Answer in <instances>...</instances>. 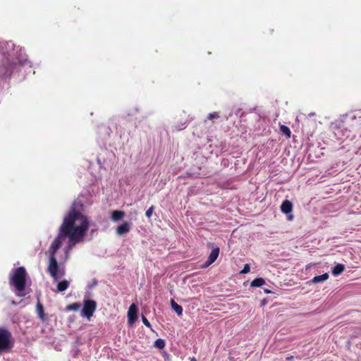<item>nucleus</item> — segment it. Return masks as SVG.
I'll return each mask as SVG.
<instances>
[{"label":"nucleus","mask_w":361,"mask_h":361,"mask_svg":"<svg viewBox=\"0 0 361 361\" xmlns=\"http://www.w3.org/2000/svg\"><path fill=\"white\" fill-rule=\"evenodd\" d=\"M130 228V224L125 221L116 228V233L119 235L126 234L129 232Z\"/></svg>","instance_id":"nucleus-7"},{"label":"nucleus","mask_w":361,"mask_h":361,"mask_svg":"<svg viewBox=\"0 0 361 361\" xmlns=\"http://www.w3.org/2000/svg\"><path fill=\"white\" fill-rule=\"evenodd\" d=\"M280 130L281 132L286 136L287 138H290L291 136V130L290 129L285 126V125H280Z\"/></svg>","instance_id":"nucleus-16"},{"label":"nucleus","mask_w":361,"mask_h":361,"mask_svg":"<svg viewBox=\"0 0 361 361\" xmlns=\"http://www.w3.org/2000/svg\"><path fill=\"white\" fill-rule=\"evenodd\" d=\"M154 207L152 205L145 212V216L147 217V218H150L153 214V212H154Z\"/></svg>","instance_id":"nucleus-20"},{"label":"nucleus","mask_w":361,"mask_h":361,"mask_svg":"<svg viewBox=\"0 0 361 361\" xmlns=\"http://www.w3.org/2000/svg\"><path fill=\"white\" fill-rule=\"evenodd\" d=\"M345 270V266L342 264H337L333 269H332V274L334 276H338L341 274L343 271Z\"/></svg>","instance_id":"nucleus-14"},{"label":"nucleus","mask_w":361,"mask_h":361,"mask_svg":"<svg viewBox=\"0 0 361 361\" xmlns=\"http://www.w3.org/2000/svg\"><path fill=\"white\" fill-rule=\"evenodd\" d=\"M80 304L78 302H74L66 306V310L68 311H78L80 307Z\"/></svg>","instance_id":"nucleus-17"},{"label":"nucleus","mask_w":361,"mask_h":361,"mask_svg":"<svg viewBox=\"0 0 361 361\" xmlns=\"http://www.w3.org/2000/svg\"><path fill=\"white\" fill-rule=\"evenodd\" d=\"M125 216V213L123 211L115 210L111 213V219L114 221H118L121 220Z\"/></svg>","instance_id":"nucleus-11"},{"label":"nucleus","mask_w":361,"mask_h":361,"mask_svg":"<svg viewBox=\"0 0 361 361\" xmlns=\"http://www.w3.org/2000/svg\"><path fill=\"white\" fill-rule=\"evenodd\" d=\"M11 333L3 328H0V353L11 348Z\"/></svg>","instance_id":"nucleus-3"},{"label":"nucleus","mask_w":361,"mask_h":361,"mask_svg":"<svg viewBox=\"0 0 361 361\" xmlns=\"http://www.w3.org/2000/svg\"><path fill=\"white\" fill-rule=\"evenodd\" d=\"M219 118V113L217 112H213V113H210L207 117V119L208 120H212L214 118Z\"/></svg>","instance_id":"nucleus-19"},{"label":"nucleus","mask_w":361,"mask_h":361,"mask_svg":"<svg viewBox=\"0 0 361 361\" xmlns=\"http://www.w3.org/2000/svg\"><path fill=\"white\" fill-rule=\"evenodd\" d=\"M11 304L13 305H18V302H16L15 300H12Z\"/></svg>","instance_id":"nucleus-23"},{"label":"nucleus","mask_w":361,"mask_h":361,"mask_svg":"<svg viewBox=\"0 0 361 361\" xmlns=\"http://www.w3.org/2000/svg\"><path fill=\"white\" fill-rule=\"evenodd\" d=\"M264 291H265V293H269L271 292V291H269V290H265Z\"/></svg>","instance_id":"nucleus-26"},{"label":"nucleus","mask_w":361,"mask_h":361,"mask_svg":"<svg viewBox=\"0 0 361 361\" xmlns=\"http://www.w3.org/2000/svg\"><path fill=\"white\" fill-rule=\"evenodd\" d=\"M190 361H197V360H196V359L193 357H192V358L190 359Z\"/></svg>","instance_id":"nucleus-25"},{"label":"nucleus","mask_w":361,"mask_h":361,"mask_svg":"<svg viewBox=\"0 0 361 361\" xmlns=\"http://www.w3.org/2000/svg\"><path fill=\"white\" fill-rule=\"evenodd\" d=\"M82 204L80 201H74L68 214L64 216L59 227L57 237L49 247V259L48 271L51 277L58 279L59 264L56 258V252L61 247L62 240L67 238L68 250H71L76 244L84 241L85 236L90 226L87 217L81 212Z\"/></svg>","instance_id":"nucleus-1"},{"label":"nucleus","mask_w":361,"mask_h":361,"mask_svg":"<svg viewBox=\"0 0 361 361\" xmlns=\"http://www.w3.org/2000/svg\"><path fill=\"white\" fill-rule=\"evenodd\" d=\"M27 273L23 267H19L15 269L9 275V284L15 288L16 295L18 297H25L26 280Z\"/></svg>","instance_id":"nucleus-2"},{"label":"nucleus","mask_w":361,"mask_h":361,"mask_svg":"<svg viewBox=\"0 0 361 361\" xmlns=\"http://www.w3.org/2000/svg\"><path fill=\"white\" fill-rule=\"evenodd\" d=\"M36 310H37L38 316L40 318V319L42 321H44L46 317H45V314H44V307L39 301H38L37 303Z\"/></svg>","instance_id":"nucleus-12"},{"label":"nucleus","mask_w":361,"mask_h":361,"mask_svg":"<svg viewBox=\"0 0 361 361\" xmlns=\"http://www.w3.org/2000/svg\"><path fill=\"white\" fill-rule=\"evenodd\" d=\"M97 307L96 302L92 300L84 301V306L82 310V315L90 319L94 312Z\"/></svg>","instance_id":"nucleus-4"},{"label":"nucleus","mask_w":361,"mask_h":361,"mask_svg":"<svg viewBox=\"0 0 361 361\" xmlns=\"http://www.w3.org/2000/svg\"><path fill=\"white\" fill-rule=\"evenodd\" d=\"M220 252V249L219 247H216L213 248L207 258V260L206 261L204 264V267H207L210 266L212 264H213L217 259L219 255Z\"/></svg>","instance_id":"nucleus-6"},{"label":"nucleus","mask_w":361,"mask_h":361,"mask_svg":"<svg viewBox=\"0 0 361 361\" xmlns=\"http://www.w3.org/2000/svg\"><path fill=\"white\" fill-rule=\"evenodd\" d=\"M281 209L283 213L288 214L291 212L293 209V204L288 200H284L281 204Z\"/></svg>","instance_id":"nucleus-9"},{"label":"nucleus","mask_w":361,"mask_h":361,"mask_svg":"<svg viewBox=\"0 0 361 361\" xmlns=\"http://www.w3.org/2000/svg\"><path fill=\"white\" fill-rule=\"evenodd\" d=\"M142 321L143 322V324L149 327V328H151V324L150 322L148 321V319L144 316V315H142Z\"/></svg>","instance_id":"nucleus-21"},{"label":"nucleus","mask_w":361,"mask_h":361,"mask_svg":"<svg viewBox=\"0 0 361 361\" xmlns=\"http://www.w3.org/2000/svg\"><path fill=\"white\" fill-rule=\"evenodd\" d=\"M137 319V307L133 303L129 307L128 311V322L130 325H133Z\"/></svg>","instance_id":"nucleus-5"},{"label":"nucleus","mask_w":361,"mask_h":361,"mask_svg":"<svg viewBox=\"0 0 361 361\" xmlns=\"http://www.w3.org/2000/svg\"><path fill=\"white\" fill-rule=\"evenodd\" d=\"M165 341L161 338H158L155 341L154 346L158 349H163L165 347Z\"/></svg>","instance_id":"nucleus-18"},{"label":"nucleus","mask_w":361,"mask_h":361,"mask_svg":"<svg viewBox=\"0 0 361 361\" xmlns=\"http://www.w3.org/2000/svg\"><path fill=\"white\" fill-rule=\"evenodd\" d=\"M329 277V275L328 273L323 274L322 275L315 276L313 277L310 281V283H322L326 281Z\"/></svg>","instance_id":"nucleus-8"},{"label":"nucleus","mask_w":361,"mask_h":361,"mask_svg":"<svg viewBox=\"0 0 361 361\" xmlns=\"http://www.w3.org/2000/svg\"><path fill=\"white\" fill-rule=\"evenodd\" d=\"M171 308L175 311V312L178 315L181 316L183 314V307L178 303L175 302L173 299H171L170 301Z\"/></svg>","instance_id":"nucleus-10"},{"label":"nucleus","mask_w":361,"mask_h":361,"mask_svg":"<svg viewBox=\"0 0 361 361\" xmlns=\"http://www.w3.org/2000/svg\"><path fill=\"white\" fill-rule=\"evenodd\" d=\"M250 265L248 264H246L243 269L240 271V274H247L250 271Z\"/></svg>","instance_id":"nucleus-22"},{"label":"nucleus","mask_w":361,"mask_h":361,"mask_svg":"<svg viewBox=\"0 0 361 361\" xmlns=\"http://www.w3.org/2000/svg\"><path fill=\"white\" fill-rule=\"evenodd\" d=\"M265 283V281L262 278H257L251 282L252 287H261Z\"/></svg>","instance_id":"nucleus-15"},{"label":"nucleus","mask_w":361,"mask_h":361,"mask_svg":"<svg viewBox=\"0 0 361 361\" xmlns=\"http://www.w3.org/2000/svg\"><path fill=\"white\" fill-rule=\"evenodd\" d=\"M293 358V356H289L286 357V360H292Z\"/></svg>","instance_id":"nucleus-24"},{"label":"nucleus","mask_w":361,"mask_h":361,"mask_svg":"<svg viewBox=\"0 0 361 361\" xmlns=\"http://www.w3.org/2000/svg\"><path fill=\"white\" fill-rule=\"evenodd\" d=\"M69 286V282L67 280L59 281L56 286L58 292H63L66 290Z\"/></svg>","instance_id":"nucleus-13"}]
</instances>
